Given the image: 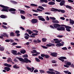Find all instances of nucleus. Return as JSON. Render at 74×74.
<instances>
[{"instance_id": "obj_42", "label": "nucleus", "mask_w": 74, "mask_h": 74, "mask_svg": "<svg viewBox=\"0 0 74 74\" xmlns=\"http://www.w3.org/2000/svg\"><path fill=\"white\" fill-rule=\"evenodd\" d=\"M63 37V36L62 35H58L57 36V37L58 38H61Z\"/></svg>"}, {"instance_id": "obj_51", "label": "nucleus", "mask_w": 74, "mask_h": 74, "mask_svg": "<svg viewBox=\"0 0 74 74\" xmlns=\"http://www.w3.org/2000/svg\"><path fill=\"white\" fill-rule=\"evenodd\" d=\"M62 49L65 51H66L67 49L66 47H64L63 48H62Z\"/></svg>"}, {"instance_id": "obj_6", "label": "nucleus", "mask_w": 74, "mask_h": 74, "mask_svg": "<svg viewBox=\"0 0 74 74\" xmlns=\"http://www.w3.org/2000/svg\"><path fill=\"white\" fill-rule=\"evenodd\" d=\"M41 57H42L43 58H44L45 57V58L46 59L49 58L50 57V56L49 55H48L47 54L45 55L43 54H41Z\"/></svg>"}, {"instance_id": "obj_33", "label": "nucleus", "mask_w": 74, "mask_h": 74, "mask_svg": "<svg viewBox=\"0 0 74 74\" xmlns=\"http://www.w3.org/2000/svg\"><path fill=\"white\" fill-rule=\"evenodd\" d=\"M3 35L4 36V37H8V35L5 33H3Z\"/></svg>"}, {"instance_id": "obj_11", "label": "nucleus", "mask_w": 74, "mask_h": 74, "mask_svg": "<svg viewBox=\"0 0 74 74\" xmlns=\"http://www.w3.org/2000/svg\"><path fill=\"white\" fill-rule=\"evenodd\" d=\"M41 40H40L39 39H37L36 40H34V43H39L41 42Z\"/></svg>"}, {"instance_id": "obj_22", "label": "nucleus", "mask_w": 74, "mask_h": 74, "mask_svg": "<svg viewBox=\"0 0 74 74\" xmlns=\"http://www.w3.org/2000/svg\"><path fill=\"white\" fill-rule=\"evenodd\" d=\"M0 17L2 18H7V17H6V16L5 15H1L0 16Z\"/></svg>"}, {"instance_id": "obj_46", "label": "nucleus", "mask_w": 74, "mask_h": 74, "mask_svg": "<svg viewBox=\"0 0 74 74\" xmlns=\"http://www.w3.org/2000/svg\"><path fill=\"white\" fill-rule=\"evenodd\" d=\"M68 3H73V1L72 0H68Z\"/></svg>"}, {"instance_id": "obj_49", "label": "nucleus", "mask_w": 74, "mask_h": 74, "mask_svg": "<svg viewBox=\"0 0 74 74\" xmlns=\"http://www.w3.org/2000/svg\"><path fill=\"white\" fill-rule=\"evenodd\" d=\"M55 43L56 44H59V43H60V41H59V40H58L57 41H55Z\"/></svg>"}, {"instance_id": "obj_34", "label": "nucleus", "mask_w": 74, "mask_h": 74, "mask_svg": "<svg viewBox=\"0 0 74 74\" xmlns=\"http://www.w3.org/2000/svg\"><path fill=\"white\" fill-rule=\"evenodd\" d=\"M42 40L43 42H46L47 40V39L45 38H43L42 39Z\"/></svg>"}, {"instance_id": "obj_56", "label": "nucleus", "mask_w": 74, "mask_h": 74, "mask_svg": "<svg viewBox=\"0 0 74 74\" xmlns=\"http://www.w3.org/2000/svg\"><path fill=\"white\" fill-rule=\"evenodd\" d=\"M52 71H47L46 72L47 73H48L49 74H51L52 73Z\"/></svg>"}, {"instance_id": "obj_52", "label": "nucleus", "mask_w": 74, "mask_h": 74, "mask_svg": "<svg viewBox=\"0 0 74 74\" xmlns=\"http://www.w3.org/2000/svg\"><path fill=\"white\" fill-rule=\"evenodd\" d=\"M33 31L34 32L36 33H38V31L36 30H33Z\"/></svg>"}, {"instance_id": "obj_55", "label": "nucleus", "mask_w": 74, "mask_h": 74, "mask_svg": "<svg viewBox=\"0 0 74 74\" xmlns=\"http://www.w3.org/2000/svg\"><path fill=\"white\" fill-rule=\"evenodd\" d=\"M24 38H25L27 40H28L29 38V37L27 36H25Z\"/></svg>"}, {"instance_id": "obj_2", "label": "nucleus", "mask_w": 74, "mask_h": 74, "mask_svg": "<svg viewBox=\"0 0 74 74\" xmlns=\"http://www.w3.org/2000/svg\"><path fill=\"white\" fill-rule=\"evenodd\" d=\"M17 58L18 59L19 61H20L21 62V64H23L24 63H31V61L30 60H29L27 58H24V59L22 58Z\"/></svg>"}, {"instance_id": "obj_31", "label": "nucleus", "mask_w": 74, "mask_h": 74, "mask_svg": "<svg viewBox=\"0 0 74 74\" xmlns=\"http://www.w3.org/2000/svg\"><path fill=\"white\" fill-rule=\"evenodd\" d=\"M65 28L67 29H70L71 28V27L67 25V26H65Z\"/></svg>"}, {"instance_id": "obj_20", "label": "nucleus", "mask_w": 74, "mask_h": 74, "mask_svg": "<svg viewBox=\"0 0 74 74\" xmlns=\"http://www.w3.org/2000/svg\"><path fill=\"white\" fill-rule=\"evenodd\" d=\"M4 66H6L8 67H10L12 66L11 65L8 64H7V63H5L4 64Z\"/></svg>"}, {"instance_id": "obj_5", "label": "nucleus", "mask_w": 74, "mask_h": 74, "mask_svg": "<svg viewBox=\"0 0 74 74\" xmlns=\"http://www.w3.org/2000/svg\"><path fill=\"white\" fill-rule=\"evenodd\" d=\"M50 55L53 57H56L57 56L58 53L56 52H50Z\"/></svg>"}, {"instance_id": "obj_25", "label": "nucleus", "mask_w": 74, "mask_h": 74, "mask_svg": "<svg viewBox=\"0 0 74 74\" xmlns=\"http://www.w3.org/2000/svg\"><path fill=\"white\" fill-rule=\"evenodd\" d=\"M4 50V48L2 46L1 47H0V51H3Z\"/></svg>"}, {"instance_id": "obj_54", "label": "nucleus", "mask_w": 74, "mask_h": 74, "mask_svg": "<svg viewBox=\"0 0 74 74\" xmlns=\"http://www.w3.org/2000/svg\"><path fill=\"white\" fill-rule=\"evenodd\" d=\"M20 32L19 31H16L15 32V33H16V34L19 33Z\"/></svg>"}, {"instance_id": "obj_50", "label": "nucleus", "mask_w": 74, "mask_h": 74, "mask_svg": "<svg viewBox=\"0 0 74 74\" xmlns=\"http://www.w3.org/2000/svg\"><path fill=\"white\" fill-rule=\"evenodd\" d=\"M42 47L44 49H47L48 48V47L44 46H42Z\"/></svg>"}, {"instance_id": "obj_30", "label": "nucleus", "mask_w": 74, "mask_h": 74, "mask_svg": "<svg viewBox=\"0 0 74 74\" xmlns=\"http://www.w3.org/2000/svg\"><path fill=\"white\" fill-rule=\"evenodd\" d=\"M38 8L40 9H42V10H45V9L42 6H39Z\"/></svg>"}, {"instance_id": "obj_4", "label": "nucleus", "mask_w": 74, "mask_h": 74, "mask_svg": "<svg viewBox=\"0 0 74 74\" xmlns=\"http://www.w3.org/2000/svg\"><path fill=\"white\" fill-rule=\"evenodd\" d=\"M58 59L62 61V62H63L64 61V60L63 59H67V58L65 57L62 56L59 57Z\"/></svg>"}, {"instance_id": "obj_53", "label": "nucleus", "mask_w": 74, "mask_h": 74, "mask_svg": "<svg viewBox=\"0 0 74 74\" xmlns=\"http://www.w3.org/2000/svg\"><path fill=\"white\" fill-rule=\"evenodd\" d=\"M5 42H10V40L9 39H6L5 40Z\"/></svg>"}, {"instance_id": "obj_26", "label": "nucleus", "mask_w": 74, "mask_h": 74, "mask_svg": "<svg viewBox=\"0 0 74 74\" xmlns=\"http://www.w3.org/2000/svg\"><path fill=\"white\" fill-rule=\"evenodd\" d=\"M13 68L16 69H19V66H17L16 65L13 66Z\"/></svg>"}, {"instance_id": "obj_10", "label": "nucleus", "mask_w": 74, "mask_h": 74, "mask_svg": "<svg viewBox=\"0 0 74 74\" xmlns=\"http://www.w3.org/2000/svg\"><path fill=\"white\" fill-rule=\"evenodd\" d=\"M65 2L66 1L65 0H62L61 2L60 3V5L61 6L64 5Z\"/></svg>"}, {"instance_id": "obj_35", "label": "nucleus", "mask_w": 74, "mask_h": 74, "mask_svg": "<svg viewBox=\"0 0 74 74\" xmlns=\"http://www.w3.org/2000/svg\"><path fill=\"white\" fill-rule=\"evenodd\" d=\"M30 5L32 6L37 7L38 5H36L34 4H31Z\"/></svg>"}, {"instance_id": "obj_17", "label": "nucleus", "mask_w": 74, "mask_h": 74, "mask_svg": "<svg viewBox=\"0 0 74 74\" xmlns=\"http://www.w3.org/2000/svg\"><path fill=\"white\" fill-rule=\"evenodd\" d=\"M65 7H66V8L70 9V10H72L73 9V7L68 5H65Z\"/></svg>"}, {"instance_id": "obj_19", "label": "nucleus", "mask_w": 74, "mask_h": 74, "mask_svg": "<svg viewBox=\"0 0 74 74\" xmlns=\"http://www.w3.org/2000/svg\"><path fill=\"white\" fill-rule=\"evenodd\" d=\"M4 69L6 71H9L10 70V68L8 67H5Z\"/></svg>"}, {"instance_id": "obj_23", "label": "nucleus", "mask_w": 74, "mask_h": 74, "mask_svg": "<svg viewBox=\"0 0 74 74\" xmlns=\"http://www.w3.org/2000/svg\"><path fill=\"white\" fill-rule=\"evenodd\" d=\"M52 22L54 23H59V21L58 20H52Z\"/></svg>"}, {"instance_id": "obj_48", "label": "nucleus", "mask_w": 74, "mask_h": 74, "mask_svg": "<svg viewBox=\"0 0 74 74\" xmlns=\"http://www.w3.org/2000/svg\"><path fill=\"white\" fill-rule=\"evenodd\" d=\"M27 70H28V71H31L32 70V68H30L29 67H27Z\"/></svg>"}, {"instance_id": "obj_16", "label": "nucleus", "mask_w": 74, "mask_h": 74, "mask_svg": "<svg viewBox=\"0 0 74 74\" xmlns=\"http://www.w3.org/2000/svg\"><path fill=\"white\" fill-rule=\"evenodd\" d=\"M26 31L28 32V34H29V35H31V33H33V32H32L29 29H27Z\"/></svg>"}, {"instance_id": "obj_28", "label": "nucleus", "mask_w": 74, "mask_h": 74, "mask_svg": "<svg viewBox=\"0 0 74 74\" xmlns=\"http://www.w3.org/2000/svg\"><path fill=\"white\" fill-rule=\"evenodd\" d=\"M41 2H44L45 3H48V1L47 0H40Z\"/></svg>"}, {"instance_id": "obj_37", "label": "nucleus", "mask_w": 74, "mask_h": 74, "mask_svg": "<svg viewBox=\"0 0 74 74\" xmlns=\"http://www.w3.org/2000/svg\"><path fill=\"white\" fill-rule=\"evenodd\" d=\"M50 18L52 20H54L56 19L55 18L53 17H50Z\"/></svg>"}, {"instance_id": "obj_61", "label": "nucleus", "mask_w": 74, "mask_h": 74, "mask_svg": "<svg viewBox=\"0 0 74 74\" xmlns=\"http://www.w3.org/2000/svg\"><path fill=\"white\" fill-rule=\"evenodd\" d=\"M16 48H22V47L20 46H16Z\"/></svg>"}, {"instance_id": "obj_44", "label": "nucleus", "mask_w": 74, "mask_h": 74, "mask_svg": "<svg viewBox=\"0 0 74 74\" xmlns=\"http://www.w3.org/2000/svg\"><path fill=\"white\" fill-rule=\"evenodd\" d=\"M39 71L40 72V73H45L44 71L43 70H40Z\"/></svg>"}, {"instance_id": "obj_39", "label": "nucleus", "mask_w": 74, "mask_h": 74, "mask_svg": "<svg viewBox=\"0 0 74 74\" xmlns=\"http://www.w3.org/2000/svg\"><path fill=\"white\" fill-rule=\"evenodd\" d=\"M12 61V60L11 59V58H9L8 59V60H7V62H9L10 61L11 62Z\"/></svg>"}, {"instance_id": "obj_1", "label": "nucleus", "mask_w": 74, "mask_h": 74, "mask_svg": "<svg viewBox=\"0 0 74 74\" xmlns=\"http://www.w3.org/2000/svg\"><path fill=\"white\" fill-rule=\"evenodd\" d=\"M0 7L3 8V9H2L1 10V11L8 12V11H9L10 12H14L16 11V9L13 8H11L10 9H9L8 10V8H9V7L3 5H2L1 4L0 5Z\"/></svg>"}, {"instance_id": "obj_9", "label": "nucleus", "mask_w": 74, "mask_h": 74, "mask_svg": "<svg viewBox=\"0 0 74 74\" xmlns=\"http://www.w3.org/2000/svg\"><path fill=\"white\" fill-rule=\"evenodd\" d=\"M53 27L56 29L58 28L59 27H60L61 26L60 25L58 24H54L53 25Z\"/></svg>"}, {"instance_id": "obj_41", "label": "nucleus", "mask_w": 74, "mask_h": 74, "mask_svg": "<svg viewBox=\"0 0 74 74\" xmlns=\"http://www.w3.org/2000/svg\"><path fill=\"white\" fill-rule=\"evenodd\" d=\"M21 17L23 19H25V17L23 15L21 16Z\"/></svg>"}, {"instance_id": "obj_43", "label": "nucleus", "mask_w": 74, "mask_h": 74, "mask_svg": "<svg viewBox=\"0 0 74 74\" xmlns=\"http://www.w3.org/2000/svg\"><path fill=\"white\" fill-rule=\"evenodd\" d=\"M38 58L40 59H41L42 60H44V58H43L42 57H41L40 56H38Z\"/></svg>"}, {"instance_id": "obj_32", "label": "nucleus", "mask_w": 74, "mask_h": 74, "mask_svg": "<svg viewBox=\"0 0 74 74\" xmlns=\"http://www.w3.org/2000/svg\"><path fill=\"white\" fill-rule=\"evenodd\" d=\"M25 13V12L23 10H21L20 11V14H24Z\"/></svg>"}, {"instance_id": "obj_3", "label": "nucleus", "mask_w": 74, "mask_h": 74, "mask_svg": "<svg viewBox=\"0 0 74 74\" xmlns=\"http://www.w3.org/2000/svg\"><path fill=\"white\" fill-rule=\"evenodd\" d=\"M52 9L50 10V11L53 12H56L58 11V12H61L62 13H64L65 12V11L64 10H62L61 9L59 10L58 9H56L53 8H52Z\"/></svg>"}, {"instance_id": "obj_21", "label": "nucleus", "mask_w": 74, "mask_h": 74, "mask_svg": "<svg viewBox=\"0 0 74 74\" xmlns=\"http://www.w3.org/2000/svg\"><path fill=\"white\" fill-rule=\"evenodd\" d=\"M20 53L23 54H24L26 53V51L25 50H22L20 51Z\"/></svg>"}, {"instance_id": "obj_36", "label": "nucleus", "mask_w": 74, "mask_h": 74, "mask_svg": "<svg viewBox=\"0 0 74 74\" xmlns=\"http://www.w3.org/2000/svg\"><path fill=\"white\" fill-rule=\"evenodd\" d=\"M71 63L70 62H66V65L69 66L71 65Z\"/></svg>"}, {"instance_id": "obj_12", "label": "nucleus", "mask_w": 74, "mask_h": 74, "mask_svg": "<svg viewBox=\"0 0 74 74\" xmlns=\"http://www.w3.org/2000/svg\"><path fill=\"white\" fill-rule=\"evenodd\" d=\"M54 71L55 72L52 71L51 74H62L60 73V72H58L57 71Z\"/></svg>"}, {"instance_id": "obj_29", "label": "nucleus", "mask_w": 74, "mask_h": 74, "mask_svg": "<svg viewBox=\"0 0 74 74\" xmlns=\"http://www.w3.org/2000/svg\"><path fill=\"white\" fill-rule=\"evenodd\" d=\"M10 36H15V35H14V33L13 32H11V33L10 34Z\"/></svg>"}, {"instance_id": "obj_59", "label": "nucleus", "mask_w": 74, "mask_h": 74, "mask_svg": "<svg viewBox=\"0 0 74 74\" xmlns=\"http://www.w3.org/2000/svg\"><path fill=\"white\" fill-rule=\"evenodd\" d=\"M12 45H17V43L13 42L12 43Z\"/></svg>"}, {"instance_id": "obj_14", "label": "nucleus", "mask_w": 74, "mask_h": 74, "mask_svg": "<svg viewBox=\"0 0 74 74\" xmlns=\"http://www.w3.org/2000/svg\"><path fill=\"white\" fill-rule=\"evenodd\" d=\"M48 4L50 5H52L55 4V2L53 1H50L48 3Z\"/></svg>"}, {"instance_id": "obj_58", "label": "nucleus", "mask_w": 74, "mask_h": 74, "mask_svg": "<svg viewBox=\"0 0 74 74\" xmlns=\"http://www.w3.org/2000/svg\"><path fill=\"white\" fill-rule=\"evenodd\" d=\"M38 72V71L37 69H35V70H34V73H36Z\"/></svg>"}, {"instance_id": "obj_57", "label": "nucleus", "mask_w": 74, "mask_h": 74, "mask_svg": "<svg viewBox=\"0 0 74 74\" xmlns=\"http://www.w3.org/2000/svg\"><path fill=\"white\" fill-rule=\"evenodd\" d=\"M64 67H65L67 68H69V66H68V65H64Z\"/></svg>"}, {"instance_id": "obj_62", "label": "nucleus", "mask_w": 74, "mask_h": 74, "mask_svg": "<svg viewBox=\"0 0 74 74\" xmlns=\"http://www.w3.org/2000/svg\"><path fill=\"white\" fill-rule=\"evenodd\" d=\"M33 16H38V14H33Z\"/></svg>"}, {"instance_id": "obj_64", "label": "nucleus", "mask_w": 74, "mask_h": 74, "mask_svg": "<svg viewBox=\"0 0 74 74\" xmlns=\"http://www.w3.org/2000/svg\"><path fill=\"white\" fill-rule=\"evenodd\" d=\"M2 27H3V28H5V29H7V27L5 26V25H3Z\"/></svg>"}, {"instance_id": "obj_27", "label": "nucleus", "mask_w": 74, "mask_h": 74, "mask_svg": "<svg viewBox=\"0 0 74 74\" xmlns=\"http://www.w3.org/2000/svg\"><path fill=\"white\" fill-rule=\"evenodd\" d=\"M60 28L61 29V31H65V27H60Z\"/></svg>"}, {"instance_id": "obj_7", "label": "nucleus", "mask_w": 74, "mask_h": 74, "mask_svg": "<svg viewBox=\"0 0 74 74\" xmlns=\"http://www.w3.org/2000/svg\"><path fill=\"white\" fill-rule=\"evenodd\" d=\"M38 20L36 18H33L31 22L33 24H35L37 23Z\"/></svg>"}, {"instance_id": "obj_60", "label": "nucleus", "mask_w": 74, "mask_h": 74, "mask_svg": "<svg viewBox=\"0 0 74 74\" xmlns=\"http://www.w3.org/2000/svg\"><path fill=\"white\" fill-rule=\"evenodd\" d=\"M49 71H54V70H53V69H49Z\"/></svg>"}, {"instance_id": "obj_15", "label": "nucleus", "mask_w": 74, "mask_h": 74, "mask_svg": "<svg viewBox=\"0 0 74 74\" xmlns=\"http://www.w3.org/2000/svg\"><path fill=\"white\" fill-rule=\"evenodd\" d=\"M11 52H12V53L14 55H17V51H16L12 50Z\"/></svg>"}, {"instance_id": "obj_8", "label": "nucleus", "mask_w": 74, "mask_h": 74, "mask_svg": "<svg viewBox=\"0 0 74 74\" xmlns=\"http://www.w3.org/2000/svg\"><path fill=\"white\" fill-rule=\"evenodd\" d=\"M38 18H39L38 19L41 21H45V19L43 18L42 16H38Z\"/></svg>"}, {"instance_id": "obj_18", "label": "nucleus", "mask_w": 74, "mask_h": 74, "mask_svg": "<svg viewBox=\"0 0 74 74\" xmlns=\"http://www.w3.org/2000/svg\"><path fill=\"white\" fill-rule=\"evenodd\" d=\"M64 45V44H62L61 43H60L59 44H57L56 45V46L58 47V46H63Z\"/></svg>"}, {"instance_id": "obj_38", "label": "nucleus", "mask_w": 74, "mask_h": 74, "mask_svg": "<svg viewBox=\"0 0 74 74\" xmlns=\"http://www.w3.org/2000/svg\"><path fill=\"white\" fill-rule=\"evenodd\" d=\"M35 60L37 62H40V60L37 58H35Z\"/></svg>"}, {"instance_id": "obj_45", "label": "nucleus", "mask_w": 74, "mask_h": 74, "mask_svg": "<svg viewBox=\"0 0 74 74\" xmlns=\"http://www.w3.org/2000/svg\"><path fill=\"white\" fill-rule=\"evenodd\" d=\"M38 34L37 33H32V36H36V35H38Z\"/></svg>"}, {"instance_id": "obj_63", "label": "nucleus", "mask_w": 74, "mask_h": 74, "mask_svg": "<svg viewBox=\"0 0 74 74\" xmlns=\"http://www.w3.org/2000/svg\"><path fill=\"white\" fill-rule=\"evenodd\" d=\"M57 30L58 31H61V29L60 27H58L57 28Z\"/></svg>"}, {"instance_id": "obj_40", "label": "nucleus", "mask_w": 74, "mask_h": 74, "mask_svg": "<svg viewBox=\"0 0 74 74\" xmlns=\"http://www.w3.org/2000/svg\"><path fill=\"white\" fill-rule=\"evenodd\" d=\"M23 58H28V56L27 54H25L23 56Z\"/></svg>"}, {"instance_id": "obj_24", "label": "nucleus", "mask_w": 74, "mask_h": 74, "mask_svg": "<svg viewBox=\"0 0 74 74\" xmlns=\"http://www.w3.org/2000/svg\"><path fill=\"white\" fill-rule=\"evenodd\" d=\"M36 10H36L35 11V12H38V11H39V12H42V10H41L40 9H38V8H37V9H36Z\"/></svg>"}, {"instance_id": "obj_13", "label": "nucleus", "mask_w": 74, "mask_h": 74, "mask_svg": "<svg viewBox=\"0 0 74 74\" xmlns=\"http://www.w3.org/2000/svg\"><path fill=\"white\" fill-rule=\"evenodd\" d=\"M70 24L71 25H73L74 24V21L73 20L70 19H69Z\"/></svg>"}, {"instance_id": "obj_47", "label": "nucleus", "mask_w": 74, "mask_h": 74, "mask_svg": "<svg viewBox=\"0 0 74 74\" xmlns=\"http://www.w3.org/2000/svg\"><path fill=\"white\" fill-rule=\"evenodd\" d=\"M49 45H51V47L55 46V45L54 44H52L51 43H49Z\"/></svg>"}]
</instances>
